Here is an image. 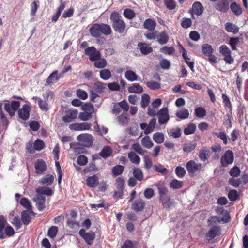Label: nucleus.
Listing matches in <instances>:
<instances>
[{
  "label": "nucleus",
  "mask_w": 248,
  "mask_h": 248,
  "mask_svg": "<svg viewBox=\"0 0 248 248\" xmlns=\"http://www.w3.org/2000/svg\"><path fill=\"white\" fill-rule=\"evenodd\" d=\"M58 232V228L56 226L51 227L48 231V235L51 238H54Z\"/></svg>",
  "instance_id": "obj_60"
},
{
  "label": "nucleus",
  "mask_w": 248,
  "mask_h": 248,
  "mask_svg": "<svg viewBox=\"0 0 248 248\" xmlns=\"http://www.w3.org/2000/svg\"><path fill=\"white\" fill-rule=\"evenodd\" d=\"M175 173L178 177L182 178L185 175L186 171L184 168L178 166L175 169Z\"/></svg>",
  "instance_id": "obj_59"
},
{
  "label": "nucleus",
  "mask_w": 248,
  "mask_h": 248,
  "mask_svg": "<svg viewBox=\"0 0 248 248\" xmlns=\"http://www.w3.org/2000/svg\"><path fill=\"white\" fill-rule=\"evenodd\" d=\"M100 34L102 33L108 35L112 33L111 29L109 25L106 24H100Z\"/></svg>",
  "instance_id": "obj_31"
},
{
  "label": "nucleus",
  "mask_w": 248,
  "mask_h": 248,
  "mask_svg": "<svg viewBox=\"0 0 248 248\" xmlns=\"http://www.w3.org/2000/svg\"><path fill=\"white\" fill-rule=\"evenodd\" d=\"M225 29L228 32L236 33L238 32L239 28L234 24L228 22L225 24Z\"/></svg>",
  "instance_id": "obj_42"
},
{
  "label": "nucleus",
  "mask_w": 248,
  "mask_h": 248,
  "mask_svg": "<svg viewBox=\"0 0 248 248\" xmlns=\"http://www.w3.org/2000/svg\"><path fill=\"white\" fill-rule=\"evenodd\" d=\"M234 160L233 154L231 150H227L221 157L220 162L221 166L227 167L232 163Z\"/></svg>",
  "instance_id": "obj_5"
},
{
  "label": "nucleus",
  "mask_w": 248,
  "mask_h": 248,
  "mask_svg": "<svg viewBox=\"0 0 248 248\" xmlns=\"http://www.w3.org/2000/svg\"><path fill=\"white\" fill-rule=\"evenodd\" d=\"M54 180V177L53 175L47 174L43 177L40 180L39 183L42 184H45L47 186L50 185Z\"/></svg>",
  "instance_id": "obj_30"
},
{
  "label": "nucleus",
  "mask_w": 248,
  "mask_h": 248,
  "mask_svg": "<svg viewBox=\"0 0 248 248\" xmlns=\"http://www.w3.org/2000/svg\"><path fill=\"white\" fill-rule=\"evenodd\" d=\"M129 93H140L143 92L142 87L138 83H134L128 88Z\"/></svg>",
  "instance_id": "obj_27"
},
{
  "label": "nucleus",
  "mask_w": 248,
  "mask_h": 248,
  "mask_svg": "<svg viewBox=\"0 0 248 248\" xmlns=\"http://www.w3.org/2000/svg\"><path fill=\"white\" fill-rule=\"evenodd\" d=\"M31 107L29 104H25L18 110V115L20 118L23 120H27L29 119Z\"/></svg>",
  "instance_id": "obj_13"
},
{
  "label": "nucleus",
  "mask_w": 248,
  "mask_h": 248,
  "mask_svg": "<svg viewBox=\"0 0 248 248\" xmlns=\"http://www.w3.org/2000/svg\"><path fill=\"white\" fill-rule=\"evenodd\" d=\"M216 9L222 12H227L229 9L228 0H219L216 4Z\"/></svg>",
  "instance_id": "obj_21"
},
{
  "label": "nucleus",
  "mask_w": 248,
  "mask_h": 248,
  "mask_svg": "<svg viewBox=\"0 0 248 248\" xmlns=\"http://www.w3.org/2000/svg\"><path fill=\"white\" fill-rule=\"evenodd\" d=\"M112 154V149L109 146L104 147L100 153V155L103 158L109 156Z\"/></svg>",
  "instance_id": "obj_41"
},
{
  "label": "nucleus",
  "mask_w": 248,
  "mask_h": 248,
  "mask_svg": "<svg viewBox=\"0 0 248 248\" xmlns=\"http://www.w3.org/2000/svg\"><path fill=\"white\" fill-rule=\"evenodd\" d=\"M196 147V145L192 143H187L184 145L183 151L186 153H189L193 151Z\"/></svg>",
  "instance_id": "obj_54"
},
{
  "label": "nucleus",
  "mask_w": 248,
  "mask_h": 248,
  "mask_svg": "<svg viewBox=\"0 0 248 248\" xmlns=\"http://www.w3.org/2000/svg\"><path fill=\"white\" fill-rule=\"evenodd\" d=\"M153 139L158 144L162 143L165 140L164 134L161 132L155 133L153 136Z\"/></svg>",
  "instance_id": "obj_36"
},
{
  "label": "nucleus",
  "mask_w": 248,
  "mask_h": 248,
  "mask_svg": "<svg viewBox=\"0 0 248 248\" xmlns=\"http://www.w3.org/2000/svg\"><path fill=\"white\" fill-rule=\"evenodd\" d=\"M230 8L232 12L236 15H240L242 13V10L241 7L235 2L231 4Z\"/></svg>",
  "instance_id": "obj_43"
},
{
  "label": "nucleus",
  "mask_w": 248,
  "mask_h": 248,
  "mask_svg": "<svg viewBox=\"0 0 248 248\" xmlns=\"http://www.w3.org/2000/svg\"><path fill=\"white\" fill-rule=\"evenodd\" d=\"M150 97L147 94H143L141 97V106L143 108L146 107L148 105Z\"/></svg>",
  "instance_id": "obj_63"
},
{
  "label": "nucleus",
  "mask_w": 248,
  "mask_h": 248,
  "mask_svg": "<svg viewBox=\"0 0 248 248\" xmlns=\"http://www.w3.org/2000/svg\"><path fill=\"white\" fill-rule=\"evenodd\" d=\"M85 54L89 56V58L91 61H93L100 58L101 56L100 52L97 50L94 46L87 47L85 50Z\"/></svg>",
  "instance_id": "obj_8"
},
{
  "label": "nucleus",
  "mask_w": 248,
  "mask_h": 248,
  "mask_svg": "<svg viewBox=\"0 0 248 248\" xmlns=\"http://www.w3.org/2000/svg\"><path fill=\"white\" fill-rule=\"evenodd\" d=\"M78 111L75 108H70L65 111V115L62 117L65 123H70L74 121L78 116Z\"/></svg>",
  "instance_id": "obj_9"
},
{
  "label": "nucleus",
  "mask_w": 248,
  "mask_h": 248,
  "mask_svg": "<svg viewBox=\"0 0 248 248\" xmlns=\"http://www.w3.org/2000/svg\"><path fill=\"white\" fill-rule=\"evenodd\" d=\"M20 204L26 210L22 213V217H31L34 216L35 213L32 211V205L29 199L23 198L20 201Z\"/></svg>",
  "instance_id": "obj_2"
},
{
  "label": "nucleus",
  "mask_w": 248,
  "mask_h": 248,
  "mask_svg": "<svg viewBox=\"0 0 248 248\" xmlns=\"http://www.w3.org/2000/svg\"><path fill=\"white\" fill-rule=\"evenodd\" d=\"M100 76L102 79L107 80L111 77V74L109 70L106 69L100 71Z\"/></svg>",
  "instance_id": "obj_44"
},
{
  "label": "nucleus",
  "mask_w": 248,
  "mask_h": 248,
  "mask_svg": "<svg viewBox=\"0 0 248 248\" xmlns=\"http://www.w3.org/2000/svg\"><path fill=\"white\" fill-rule=\"evenodd\" d=\"M202 51L205 55L208 56L213 54L214 51L212 46L210 45L205 44L202 46Z\"/></svg>",
  "instance_id": "obj_38"
},
{
  "label": "nucleus",
  "mask_w": 248,
  "mask_h": 248,
  "mask_svg": "<svg viewBox=\"0 0 248 248\" xmlns=\"http://www.w3.org/2000/svg\"><path fill=\"white\" fill-rule=\"evenodd\" d=\"M100 29V24H94L90 27L89 32L93 37L98 38L101 36Z\"/></svg>",
  "instance_id": "obj_24"
},
{
  "label": "nucleus",
  "mask_w": 248,
  "mask_h": 248,
  "mask_svg": "<svg viewBox=\"0 0 248 248\" xmlns=\"http://www.w3.org/2000/svg\"><path fill=\"white\" fill-rule=\"evenodd\" d=\"M156 22L152 19L145 20L144 23V27L149 31H154L156 26Z\"/></svg>",
  "instance_id": "obj_26"
},
{
  "label": "nucleus",
  "mask_w": 248,
  "mask_h": 248,
  "mask_svg": "<svg viewBox=\"0 0 248 248\" xmlns=\"http://www.w3.org/2000/svg\"><path fill=\"white\" fill-rule=\"evenodd\" d=\"M128 157L132 163L138 165L140 162V158L133 151L128 153Z\"/></svg>",
  "instance_id": "obj_28"
},
{
  "label": "nucleus",
  "mask_w": 248,
  "mask_h": 248,
  "mask_svg": "<svg viewBox=\"0 0 248 248\" xmlns=\"http://www.w3.org/2000/svg\"><path fill=\"white\" fill-rule=\"evenodd\" d=\"M44 143L40 139L36 140L33 144V149L37 151H40L44 147Z\"/></svg>",
  "instance_id": "obj_48"
},
{
  "label": "nucleus",
  "mask_w": 248,
  "mask_h": 248,
  "mask_svg": "<svg viewBox=\"0 0 248 248\" xmlns=\"http://www.w3.org/2000/svg\"><path fill=\"white\" fill-rule=\"evenodd\" d=\"M169 120L168 110L167 108H162L159 111L158 123L160 124L166 123Z\"/></svg>",
  "instance_id": "obj_16"
},
{
  "label": "nucleus",
  "mask_w": 248,
  "mask_h": 248,
  "mask_svg": "<svg viewBox=\"0 0 248 248\" xmlns=\"http://www.w3.org/2000/svg\"><path fill=\"white\" fill-rule=\"evenodd\" d=\"M138 46L140 47L141 52L145 55L151 52L153 50L152 48L146 44L139 43Z\"/></svg>",
  "instance_id": "obj_34"
},
{
  "label": "nucleus",
  "mask_w": 248,
  "mask_h": 248,
  "mask_svg": "<svg viewBox=\"0 0 248 248\" xmlns=\"http://www.w3.org/2000/svg\"><path fill=\"white\" fill-rule=\"evenodd\" d=\"M20 106V103L17 101H7L4 104V108L11 116L15 115L16 111Z\"/></svg>",
  "instance_id": "obj_3"
},
{
  "label": "nucleus",
  "mask_w": 248,
  "mask_h": 248,
  "mask_svg": "<svg viewBox=\"0 0 248 248\" xmlns=\"http://www.w3.org/2000/svg\"><path fill=\"white\" fill-rule=\"evenodd\" d=\"M77 95L81 99L85 100L87 97V93L82 89H78L76 91Z\"/></svg>",
  "instance_id": "obj_64"
},
{
  "label": "nucleus",
  "mask_w": 248,
  "mask_h": 248,
  "mask_svg": "<svg viewBox=\"0 0 248 248\" xmlns=\"http://www.w3.org/2000/svg\"><path fill=\"white\" fill-rule=\"evenodd\" d=\"M144 167L147 169H150L152 166L153 163L151 159L148 156L145 155L143 156Z\"/></svg>",
  "instance_id": "obj_55"
},
{
  "label": "nucleus",
  "mask_w": 248,
  "mask_h": 248,
  "mask_svg": "<svg viewBox=\"0 0 248 248\" xmlns=\"http://www.w3.org/2000/svg\"><path fill=\"white\" fill-rule=\"evenodd\" d=\"M163 206L165 208H169L172 204V202L170 200L168 196H165L160 198Z\"/></svg>",
  "instance_id": "obj_50"
},
{
  "label": "nucleus",
  "mask_w": 248,
  "mask_h": 248,
  "mask_svg": "<svg viewBox=\"0 0 248 248\" xmlns=\"http://www.w3.org/2000/svg\"><path fill=\"white\" fill-rule=\"evenodd\" d=\"M221 230L219 227L215 226L212 227L205 235L206 239L209 241L215 237L220 235Z\"/></svg>",
  "instance_id": "obj_12"
},
{
  "label": "nucleus",
  "mask_w": 248,
  "mask_h": 248,
  "mask_svg": "<svg viewBox=\"0 0 248 248\" xmlns=\"http://www.w3.org/2000/svg\"><path fill=\"white\" fill-rule=\"evenodd\" d=\"M146 85L152 90H156L160 88V83L154 81L147 82Z\"/></svg>",
  "instance_id": "obj_58"
},
{
  "label": "nucleus",
  "mask_w": 248,
  "mask_h": 248,
  "mask_svg": "<svg viewBox=\"0 0 248 248\" xmlns=\"http://www.w3.org/2000/svg\"><path fill=\"white\" fill-rule=\"evenodd\" d=\"M183 182L177 179L172 180L170 183V187L173 189L180 188L183 186Z\"/></svg>",
  "instance_id": "obj_47"
},
{
  "label": "nucleus",
  "mask_w": 248,
  "mask_h": 248,
  "mask_svg": "<svg viewBox=\"0 0 248 248\" xmlns=\"http://www.w3.org/2000/svg\"><path fill=\"white\" fill-rule=\"evenodd\" d=\"M157 41L160 44L164 45L168 42L169 36L165 31H162L157 35Z\"/></svg>",
  "instance_id": "obj_32"
},
{
  "label": "nucleus",
  "mask_w": 248,
  "mask_h": 248,
  "mask_svg": "<svg viewBox=\"0 0 248 248\" xmlns=\"http://www.w3.org/2000/svg\"><path fill=\"white\" fill-rule=\"evenodd\" d=\"M99 182L98 178L96 175L88 177L86 180V184L91 187H95Z\"/></svg>",
  "instance_id": "obj_29"
},
{
  "label": "nucleus",
  "mask_w": 248,
  "mask_h": 248,
  "mask_svg": "<svg viewBox=\"0 0 248 248\" xmlns=\"http://www.w3.org/2000/svg\"><path fill=\"white\" fill-rule=\"evenodd\" d=\"M82 110L91 115H92L94 111L93 107L89 103H86L83 105L82 106Z\"/></svg>",
  "instance_id": "obj_45"
},
{
  "label": "nucleus",
  "mask_w": 248,
  "mask_h": 248,
  "mask_svg": "<svg viewBox=\"0 0 248 248\" xmlns=\"http://www.w3.org/2000/svg\"><path fill=\"white\" fill-rule=\"evenodd\" d=\"M91 124L87 122L74 123L70 124L69 128L71 130L83 131L90 129Z\"/></svg>",
  "instance_id": "obj_10"
},
{
  "label": "nucleus",
  "mask_w": 248,
  "mask_h": 248,
  "mask_svg": "<svg viewBox=\"0 0 248 248\" xmlns=\"http://www.w3.org/2000/svg\"><path fill=\"white\" fill-rule=\"evenodd\" d=\"M11 222L17 230L20 229L22 224L21 218H14Z\"/></svg>",
  "instance_id": "obj_61"
},
{
  "label": "nucleus",
  "mask_w": 248,
  "mask_h": 248,
  "mask_svg": "<svg viewBox=\"0 0 248 248\" xmlns=\"http://www.w3.org/2000/svg\"><path fill=\"white\" fill-rule=\"evenodd\" d=\"M94 65L97 68H103L107 65V61L104 58H101L94 61Z\"/></svg>",
  "instance_id": "obj_39"
},
{
  "label": "nucleus",
  "mask_w": 248,
  "mask_h": 248,
  "mask_svg": "<svg viewBox=\"0 0 248 248\" xmlns=\"http://www.w3.org/2000/svg\"><path fill=\"white\" fill-rule=\"evenodd\" d=\"M209 151L205 149L201 150L199 153V157L200 159L203 161H205L209 156Z\"/></svg>",
  "instance_id": "obj_52"
},
{
  "label": "nucleus",
  "mask_w": 248,
  "mask_h": 248,
  "mask_svg": "<svg viewBox=\"0 0 248 248\" xmlns=\"http://www.w3.org/2000/svg\"><path fill=\"white\" fill-rule=\"evenodd\" d=\"M124 169V166L118 165L113 168L112 170V172L115 176L120 175L123 173Z\"/></svg>",
  "instance_id": "obj_46"
},
{
  "label": "nucleus",
  "mask_w": 248,
  "mask_h": 248,
  "mask_svg": "<svg viewBox=\"0 0 248 248\" xmlns=\"http://www.w3.org/2000/svg\"><path fill=\"white\" fill-rule=\"evenodd\" d=\"M134 177L139 181L142 180L143 175L142 170L138 168L134 169L133 172Z\"/></svg>",
  "instance_id": "obj_49"
},
{
  "label": "nucleus",
  "mask_w": 248,
  "mask_h": 248,
  "mask_svg": "<svg viewBox=\"0 0 248 248\" xmlns=\"http://www.w3.org/2000/svg\"><path fill=\"white\" fill-rule=\"evenodd\" d=\"M154 169L157 172L161 173L163 175H166L168 173L169 171L167 169L164 168L161 165H155Z\"/></svg>",
  "instance_id": "obj_53"
},
{
  "label": "nucleus",
  "mask_w": 248,
  "mask_h": 248,
  "mask_svg": "<svg viewBox=\"0 0 248 248\" xmlns=\"http://www.w3.org/2000/svg\"><path fill=\"white\" fill-rule=\"evenodd\" d=\"M121 18L120 15L117 12H113L111 14L112 27L115 31L120 33L124 32L126 27L125 22Z\"/></svg>",
  "instance_id": "obj_1"
},
{
  "label": "nucleus",
  "mask_w": 248,
  "mask_h": 248,
  "mask_svg": "<svg viewBox=\"0 0 248 248\" xmlns=\"http://www.w3.org/2000/svg\"><path fill=\"white\" fill-rule=\"evenodd\" d=\"M77 140L80 144L85 147H90L93 143L92 136L88 134H81L77 137Z\"/></svg>",
  "instance_id": "obj_4"
},
{
  "label": "nucleus",
  "mask_w": 248,
  "mask_h": 248,
  "mask_svg": "<svg viewBox=\"0 0 248 248\" xmlns=\"http://www.w3.org/2000/svg\"><path fill=\"white\" fill-rule=\"evenodd\" d=\"M186 167L189 173H195L201 170L202 165L191 160L186 163Z\"/></svg>",
  "instance_id": "obj_15"
},
{
  "label": "nucleus",
  "mask_w": 248,
  "mask_h": 248,
  "mask_svg": "<svg viewBox=\"0 0 248 248\" xmlns=\"http://www.w3.org/2000/svg\"><path fill=\"white\" fill-rule=\"evenodd\" d=\"M131 148L138 154L144 155V154L147 152V151L142 149L139 143L133 144L131 146Z\"/></svg>",
  "instance_id": "obj_37"
},
{
  "label": "nucleus",
  "mask_w": 248,
  "mask_h": 248,
  "mask_svg": "<svg viewBox=\"0 0 248 248\" xmlns=\"http://www.w3.org/2000/svg\"><path fill=\"white\" fill-rule=\"evenodd\" d=\"M203 7L200 2H195L192 5L191 13L192 15L200 16L203 13Z\"/></svg>",
  "instance_id": "obj_22"
},
{
  "label": "nucleus",
  "mask_w": 248,
  "mask_h": 248,
  "mask_svg": "<svg viewBox=\"0 0 248 248\" xmlns=\"http://www.w3.org/2000/svg\"><path fill=\"white\" fill-rule=\"evenodd\" d=\"M124 76L125 78L130 82L141 81V78L139 77L135 72L130 69H127L125 72Z\"/></svg>",
  "instance_id": "obj_19"
},
{
  "label": "nucleus",
  "mask_w": 248,
  "mask_h": 248,
  "mask_svg": "<svg viewBox=\"0 0 248 248\" xmlns=\"http://www.w3.org/2000/svg\"><path fill=\"white\" fill-rule=\"evenodd\" d=\"M141 142L142 145L147 149H150L153 146V143L149 136L143 137Z\"/></svg>",
  "instance_id": "obj_33"
},
{
  "label": "nucleus",
  "mask_w": 248,
  "mask_h": 248,
  "mask_svg": "<svg viewBox=\"0 0 248 248\" xmlns=\"http://www.w3.org/2000/svg\"><path fill=\"white\" fill-rule=\"evenodd\" d=\"M176 116L181 119H185L188 117L189 112L187 109L183 108L176 113Z\"/></svg>",
  "instance_id": "obj_40"
},
{
  "label": "nucleus",
  "mask_w": 248,
  "mask_h": 248,
  "mask_svg": "<svg viewBox=\"0 0 248 248\" xmlns=\"http://www.w3.org/2000/svg\"><path fill=\"white\" fill-rule=\"evenodd\" d=\"M196 126L194 124H190L184 130V133L186 135H189L193 133L195 130Z\"/></svg>",
  "instance_id": "obj_57"
},
{
  "label": "nucleus",
  "mask_w": 248,
  "mask_h": 248,
  "mask_svg": "<svg viewBox=\"0 0 248 248\" xmlns=\"http://www.w3.org/2000/svg\"><path fill=\"white\" fill-rule=\"evenodd\" d=\"M125 181L122 177H118L116 180L115 186L116 189H124Z\"/></svg>",
  "instance_id": "obj_51"
},
{
  "label": "nucleus",
  "mask_w": 248,
  "mask_h": 248,
  "mask_svg": "<svg viewBox=\"0 0 248 248\" xmlns=\"http://www.w3.org/2000/svg\"><path fill=\"white\" fill-rule=\"evenodd\" d=\"M15 234V231L12 226L9 225L3 227H1V239L10 237Z\"/></svg>",
  "instance_id": "obj_14"
},
{
  "label": "nucleus",
  "mask_w": 248,
  "mask_h": 248,
  "mask_svg": "<svg viewBox=\"0 0 248 248\" xmlns=\"http://www.w3.org/2000/svg\"><path fill=\"white\" fill-rule=\"evenodd\" d=\"M195 114L198 117H203L206 115V111L204 108L202 107H198L195 109Z\"/></svg>",
  "instance_id": "obj_56"
},
{
  "label": "nucleus",
  "mask_w": 248,
  "mask_h": 248,
  "mask_svg": "<svg viewBox=\"0 0 248 248\" xmlns=\"http://www.w3.org/2000/svg\"><path fill=\"white\" fill-rule=\"evenodd\" d=\"M33 99L38 102V104L40 109L44 111H47L49 109V105L46 100H43L38 97H33Z\"/></svg>",
  "instance_id": "obj_23"
},
{
  "label": "nucleus",
  "mask_w": 248,
  "mask_h": 248,
  "mask_svg": "<svg viewBox=\"0 0 248 248\" xmlns=\"http://www.w3.org/2000/svg\"><path fill=\"white\" fill-rule=\"evenodd\" d=\"M156 119L155 118H152L147 124L145 123L140 124V127L142 130H144L145 134L147 135L153 132L155 127Z\"/></svg>",
  "instance_id": "obj_6"
},
{
  "label": "nucleus",
  "mask_w": 248,
  "mask_h": 248,
  "mask_svg": "<svg viewBox=\"0 0 248 248\" xmlns=\"http://www.w3.org/2000/svg\"><path fill=\"white\" fill-rule=\"evenodd\" d=\"M35 191L36 195L38 196H44L43 195L51 196L53 193V190L47 186H39L35 189Z\"/></svg>",
  "instance_id": "obj_20"
},
{
  "label": "nucleus",
  "mask_w": 248,
  "mask_h": 248,
  "mask_svg": "<svg viewBox=\"0 0 248 248\" xmlns=\"http://www.w3.org/2000/svg\"><path fill=\"white\" fill-rule=\"evenodd\" d=\"M79 234L88 245H92L93 243V241L95 238L94 232H86L84 229H81L79 232Z\"/></svg>",
  "instance_id": "obj_11"
},
{
  "label": "nucleus",
  "mask_w": 248,
  "mask_h": 248,
  "mask_svg": "<svg viewBox=\"0 0 248 248\" xmlns=\"http://www.w3.org/2000/svg\"><path fill=\"white\" fill-rule=\"evenodd\" d=\"M35 171L38 174H41L47 169L46 162L42 159H38L35 163Z\"/></svg>",
  "instance_id": "obj_18"
},
{
  "label": "nucleus",
  "mask_w": 248,
  "mask_h": 248,
  "mask_svg": "<svg viewBox=\"0 0 248 248\" xmlns=\"http://www.w3.org/2000/svg\"><path fill=\"white\" fill-rule=\"evenodd\" d=\"M58 72L57 71H55L52 72L47 78L46 79V83L51 85L53 82H56L59 79V77L57 75Z\"/></svg>",
  "instance_id": "obj_35"
},
{
  "label": "nucleus",
  "mask_w": 248,
  "mask_h": 248,
  "mask_svg": "<svg viewBox=\"0 0 248 248\" xmlns=\"http://www.w3.org/2000/svg\"><path fill=\"white\" fill-rule=\"evenodd\" d=\"M145 205V202L141 199L135 201L132 204V209L137 211H141Z\"/></svg>",
  "instance_id": "obj_25"
},
{
  "label": "nucleus",
  "mask_w": 248,
  "mask_h": 248,
  "mask_svg": "<svg viewBox=\"0 0 248 248\" xmlns=\"http://www.w3.org/2000/svg\"><path fill=\"white\" fill-rule=\"evenodd\" d=\"M219 52L224 56V60L228 64L233 63L234 60L231 56V51L225 45H221L219 47Z\"/></svg>",
  "instance_id": "obj_7"
},
{
  "label": "nucleus",
  "mask_w": 248,
  "mask_h": 248,
  "mask_svg": "<svg viewBox=\"0 0 248 248\" xmlns=\"http://www.w3.org/2000/svg\"><path fill=\"white\" fill-rule=\"evenodd\" d=\"M160 51L164 54L170 55L173 54L175 50L173 47L163 46L160 48Z\"/></svg>",
  "instance_id": "obj_62"
},
{
  "label": "nucleus",
  "mask_w": 248,
  "mask_h": 248,
  "mask_svg": "<svg viewBox=\"0 0 248 248\" xmlns=\"http://www.w3.org/2000/svg\"><path fill=\"white\" fill-rule=\"evenodd\" d=\"M33 201L36 203V205L39 211H42L46 207L45 196H36L33 198Z\"/></svg>",
  "instance_id": "obj_17"
}]
</instances>
